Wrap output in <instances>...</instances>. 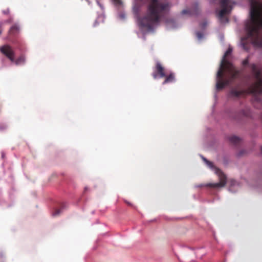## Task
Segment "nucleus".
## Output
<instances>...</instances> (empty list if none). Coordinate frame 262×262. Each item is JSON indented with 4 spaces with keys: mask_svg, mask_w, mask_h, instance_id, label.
Here are the masks:
<instances>
[{
    "mask_svg": "<svg viewBox=\"0 0 262 262\" xmlns=\"http://www.w3.org/2000/svg\"><path fill=\"white\" fill-rule=\"evenodd\" d=\"M250 5V19L245 24L246 37L254 46L262 48V0H249Z\"/></svg>",
    "mask_w": 262,
    "mask_h": 262,
    "instance_id": "obj_1",
    "label": "nucleus"
},
{
    "mask_svg": "<svg viewBox=\"0 0 262 262\" xmlns=\"http://www.w3.org/2000/svg\"><path fill=\"white\" fill-rule=\"evenodd\" d=\"M170 5L168 3L159 0H148L147 13L145 16L139 19L141 27L151 31L154 24L158 23L161 17L169 11Z\"/></svg>",
    "mask_w": 262,
    "mask_h": 262,
    "instance_id": "obj_2",
    "label": "nucleus"
},
{
    "mask_svg": "<svg viewBox=\"0 0 262 262\" xmlns=\"http://www.w3.org/2000/svg\"><path fill=\"white\" fill-rule=\"evenodd\" d=\"M250 67L254 75L256 81L251 84L247 90H238L236 88L232 89L230 91V95L232 97L238 98L242 95L252 94L254 96L255 100L260 103L262 105L261 72L254 63L251 64Z\"/></svg>",
    "mask_w": 262,
    "mask_h": 262,
    "instance_id": "obj_3",
    "label": "nucleus"
},
{
    "mask_svg": "<svg viewBox=\"0 0 262 262\" xmlns=\"http://www.w3.org/2000/svg\"><path fill=\"white\" fill-rule=\"evenodd\" d=\"M231 5L232 3L230 0H221L220 5L222 9L219 12V17L222 21L225 19V21H228V19L227 17H224V15L230 12L231 9Z\"/></svg>",
    "mask_w": 262,
    "mask_h": 262,
    "instance_id": "obj_4",
    "label": "nucleus"
},
{
    "mask_svg": "<svg viewBox=\"0 0 262 262\" xmlns=\"http://www.w3.org/2000/svg\"><path fill=\"white\" fill-rule=\"evenodd\" d=\"M216 173L219 176L220 182L215 183H208L205 185V186L216 188L223 187L225 186L227 180V178L226 176L219 169H216Z\"/></svg>",
    "mask_w": 262,
    "mask_h": 262,
    "instance_id": "obj_5",
    "label": "nucleus"
},
{
    "mask_svg": "<svg viewBox=\"0 0 262 262\" xmlns=\"http://www.w3.org/2000/svg\"><path fill=\"white\" fill-rule=\"evenodd\" d=\"M0 52L11 62L14 61L15 53L12 47L8 44H6L0 47Z\"/></svg>",
    "mask_w": 262,
    "mask_h": 262,
    "instance_id": "obj_6",
    "label": "nucleus"
},
{
    "mask_svg": "<svg viewBox=\"0 0 262 262\" xmlns=\"http://www.w3.org/2000/svg\"><path fill=\"white\" fill-rule=\"evenodd\" d=\"M165 71L164 67H163L162 65L159 62H157L154 72L152 74L153 78L155 79L158 77L163 78L164 77H165Z\"/></svg>",
    "mask_w": 262,
    "mask_h": 262,
    "instance_id": "obj_7",
    "label": "nucleus"
},
{
    "mask_svg": "<svg viewBox=\"0 0 262 262\" xmlns=\"http://www.w3.org/2000/svg\"><path fill=\"white\" fill-rule=\"evenodd\" d=\"M226 68L229 71V75L228 77L226 78V79L230 81V84L239 76V71L238 70H234L232 68V64H231L230 66L227 65Z\"/></svg>",
    "mask_w": 262,
    "mask_h": 262,
    "instance_id": "obj_8",
    "label": "nucleus"
},
{
    "mask_svg": "<svg viewBox=\"0 0 262 262\" xmlns=\"http://www.w3.org/2000/svg\"><path fill=\"white\" fill-rule=\"evenodd\" d=\"M200 12L199 6L197 4H195L193 7L190 9L183 10L182 11V14H190L191 15H198Z\"/></svg>",
    "mask_w": 262,
    "mask_h": 262,
    "instance_id": "obj_9",
    "label": "nucleus"
},
{
    "mask_svg": "<svg viewBox=\"0 0 262 262\" xmlns=\"http://www.w3.org/2000/svg\"><path fill=\"white\" fill-rule=\"evenodd\" d=\"M230 85V81L225 79H217L216 88L217 90H220L223 89L225 86Z\"/></svg>",
    "mask_w": 262,
    "mask_h": 262,
    "instance_id": "obj_10",
    "label": "nucleus"
},
{
    "mask_svg": "<svg viewBox=\"0 0 262 262\" xmlns=\"http://www.w3.org/2000/svg\"><path fill=\"white\" fill-rule=\"evenodd\" d=\"M165 80L163 82V84H165L168 83L172 82L174 81L175 76L174 73H171L169 74L166 75L165 74Z\"/></svg>",
    "mask_w": 262,
    "mask_h": 262,
    "instance_id": "obj_11",
    "label": "nucleus"
},
{
    "mask_svg": "<svg viewBox=\"0 0 262 262\" xmlns=\"http://www.w3.org/2000/svg\"><path fill=\"white\" fill-rule=\"evenodd\" d=\"M227 66V64L222 63H221V67L220 70L218 71L217 73V79H223V74H224V71L225 69H227L226 68Z\"/></svg>",
    "mask_w": 262,
    "mask_h": 262,
    "instance_id": "obj_12",
    "label": "nucleus"
},
{
    "mask_svg": "<svg viewBox=\"0 0 262 262\" xmlns=\"http://www.w3.org/2000/svg\"><path fill=\"white\" fill-rule=\"evenodd\" d=\"M232 51V50L231 48H229L228 49V50L226 51V52H225V53L224 55V57H223V58L222 61V63H224L228 66L231 65V63L230 62H229L227 60H226V58L229 55H230Z\"/></svg>",
    "mask_w": 262,
    "mask_h": 262,
    "instance_id": "obj_13",
    "label": "nucleus"
},
{
    "mask_svg": "<svg viewBox=\"0 0 262 262\" xmlns=\"http://www.w3.org/2000/svg\"><path fill=\"white\" fill-rule=\"evenodd\" d=\"M19 27L16 25H13L9 30V33L12 35H15L19 32Z\"/></svg>",
    "mask_w": 262,
    "mask_h": 262,
    "instance_id": "obj_14",
    "label": "nucleus"
},
{
    "mask_svg": "<svg viewBox=\"0 0 262 262\" xmlns=\"http://www.w3.org/2000/svg\"><path fill=\"white\" fill-rule=\"evenodd\" d=\"M16 65H20L24 64L25 62V57L24 55H21L18 58L15 59L14 58V61L13 62Z\"/></svg>",
    "mask_w": 262,
    "mask_h": 262,
    "instance_id": "obj_15",
    "label": "nucleus"
},
{
    "mask_svg": "<svg viewBox=\"0 0 262 262\" xmlns=\"http://www.w3.org/2000/svg\"><path fill=\"white\" fill-rule=\"evenodd\" d=\"M229 140L232 144L235 145L239 144L241 142V139L235 136L230 137Z\"/></svg>",
    "mask_w": 262,
    "mask_h": 262,
    "instance_id": "obj_16",
    "label": "nucleus"
},
{
    "mask_svg": "<svg viewBox=\"0 0 262 262\" xmlns=\"http://www.w3.org/2000/svg\"><path fill=\"white\" fill-rule=\"evenodd\" d=\"M61 210L60 209H56L55 211L53 213V216H57L58 215V214H60V213L61 212Z\"/></svg>",
    "mask_w": 262,
    "mask_h": 262,
    "instance_id": "obj_17",
    "label": "nucleus"
},
{
    "mask_svg": "<svg viewBox=\"0 0 262 262\" xmlns=\"http://www.w3.org/2000/svg\"><path fill=\"white\" fill-rule=\"evenodd\" d=\"M242 64L243 66H247L249 64V59H248V58L245 59V60H244L242 62Z\"/></svg>",
    "mask_w": 262,
    "mask_h": 262,
    "instance_id": "obj_18",
    "label": "nucleus"
},
{
    "mask_svg": "<svg viewBox=\"0 0 262 262\" xmlns=\"http://www.w3.org/2000/svg\"><path fill=\"white\" fill-rule=\"evenodd\" d=\"M203 159H204V161L208 164V166H209L210 167L212 166L213 164L211 162L208 161L205 158H203Z\"/></svg>",
    "mask_w": 262,
    "mask_h": 262,
    "instance_id": "obj_19",
    "label": "nucleus"
},
{
    "mask_svg": "<svg viewBox=\"0 0 262 262\" xmlns=\"http://www.w3.org/2000/svg\"><path fill=\"white\" fill-rule=\"evenodd\" d=\"M196 35L199 38H201L202 37V34L201 32H197Z\"/></svg>",
    "mask_w": 262,
    "mask_h": 262,
    "instance_id": "obj_20",
    "label": "nucleus"
},
{
    "mask_svg": "<svg viewBox=\"0 0 262 262\" xmlns=\"http://www.w3.org/2000/svg\"><path fill=\"white\" fill-rule=\"evenodd\" d=\"M3 12H4V13H5L6 14H8L10 12V10H9V9H8L7 10H4Z\"/></svg>",
    "mask_w": 262,
    "mask_h": 262,
    "instance_id": "obj_21",
    "label": "nucleus"
},
{
    "mask_svg": "<svg viewBox=\"0 0 262 262\" xmlns=\"http://www.w3.org/2000/svg\"><path fill=\"white\" fill-rule=\"evenodd\" d=\"M2 26H0V35H1L2 34Z\"/></svg>",
    "mask_w": 262,
    "mask_h": 262,
    "instance_id": "obj_22",
    "label": "nucleus"
},
{
    "mask_svg": "<svg viewBox=\"0 0 262 262\" xmlns=\"http://www.w3.org/2000/svg\"><path fill=\"white\" fill-rule=\"evenodd\" d=\"M115 2H116L117 3H120V0H114Z\"/></svg>",
    "mask_w": 262,
    "mask_h": 262,
    "instance_id": "obj_23",
    "label": "nucleus"
},
{
    "mask_svg": "<svg viewBox=\"0 0 262 262\" xmlns=\"http://www.w3.org/2000/svg\"><path fill=\"white\" fill-rule=\"evenodd\" d=\"M97 3L100 5V6L101 7V6L99 4V2L97 1Z\"/></svg>",
    "mask_w": 262,
    "mask_h": 262,
    "instance_id": "obj_24",
    "label": "nucleus"
},
{
    "mask_svg": "<svg viewBox=\"0 0 262 262\" xmlns=\"http://www.w3.org/2000/svg\"><path fill=\"white\" fill-rule=\"evenodd\" d=\"M261 152H262V146L261 147Z\"/></svg>",
    "mask_w": 262,
    "mask_h": 262,
    "instance_id": "obj_25",
    "label": "nucleus"
}]
</instances>
